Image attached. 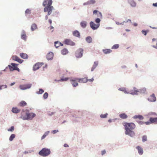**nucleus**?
Returning <instances> with one entry per match:
<instances>
[{
	"mask_svg": "<svg viewBox=\"0 0 157 157\" xmlns=\"http://www.w3.org/2000/svg\"><path fill=\"white\" fill-rule=\"evenodd\" d=\"M124 126L125 130V134L131 137H133L135 136V133L133 131L136 127L135 124L132 122L124 123Z\"/></svg>",
	"mask_w": 157,
	"mask_h": 157,
	"instance_id": "f257e3e1",
	"label": "nucleus"
},
{
	"mask_svg": "<svg viewBox=\"0 0 157 157\" xmlns=\"http://www.w3.org/2000/svg\"><path fill=\"white\" fill-rule=\"evenodd\" d=\"M52 0H44V1L42 5L44 7V11L45 12H48V15H50L52 11L54 10V7L52 6Z\"/></svg>",
	"mask_w": 157,
	"mask_h": 157,
	"instance_id": "f03ea898",
	"label": "nucleus"
},
{
	"mask_svg": "<svg viewBox=\"0 0 157 157\" xmlns=\"http://www.w3.org/2000/svg\"><path fill=\"white\" fill-rule=\"evenodd\" d=\"M36 116V114L33 113H29V110H27L25 113V116L21 115V118L24 120H32Z\"/></svg>",
	"mask_w": 157,
	"mask_h": 157,
	"instance_id": "7ed1b4c3",
	"label": "nucleus"
},
{
	"mask_svg": "<svg viewBox=\"0 0 157 157\" xmlns=\"http://www.w3.org/2000/svg\"><path fill=\"white\" fill-rule=\"evenodd\" d=\"M51 152L50 149L44 147L39 151L38 154L43 157H46L49 155Z\"/></svg>",
	"mask_w": 157,
	"mask_h": 157,
	"instance_id": "20e7f679",
	"label": "nucleus"
},
{
	"mask_svg": "<svg viewBox=\"0 0 157 157\" xmlns=\"http://www.w3.org/2000/svg\"><path fill=\"white\" fill-rule=\"evenodd\" d=\"M83 53V49L80 48L76 51L75 55L76 58H80L82 56Z\"/></svg>",
	"mask_w": 157,
	"mask_h": 157,
	"instance_id": "39448f33",
	"label": "nucleus"
},
{
	"mask_svg": "<svg viewBox=\"0 0 157 157\" xmlns=\"http://www.w3.org/2000/svg\"><path fill=\"white\" fill-rule=\"evenodd\" d=\"M18 64L15 63H12L10 65H8V67L10 69V71H12L15 70L16 66L18 65Z\"/></svg>",
	"mask_w": 157,
	"mask_h": 157,
	"instance_id": "423d86ee",
	"label": "nucleus"
},
{
	"mask_svg": "<svg viewBox=\"0 0 157 157\" xmlns=\"http://www.w3.org/2000/svg\"><path fill=\"white\" fill-rule=\"evenodd\" d=\"M63 43L65 44L72 46L75 45V43L70 39H65L63 41Z\"/></svg>",
	"mask_w": 157,
	"mask_h": 157,
	"instance_id": "0eeeda50",
	"label": "nucleus"
},
{
	"mask_svg": "<svg viewBox=\"0 0 157 157\" xmlns=\"http://www.w3.org/2000/svg\"><path fill=\"white\" fill-rule=\"evenodd\" d=\"M90 25V27L93 30H96L98 29L99 27V26L98 24H95L94 22L93 21H91L89 23Z\"/></svg>",
	"mask_w": 157,
	"mask_h": 157,
	"instance_id": "6e6552de",
	"label": "nucleus"
},
{
	"mask_svg": "<svg viewBox=\"0 0 157 157\" xmlns=\"http://www.w3.org/2000/svg\"><path fill=\"white\" fill-rule=\"evenodd\" d=\"M43 64V63L38 62L36 63L33 65V71H36L38 70Z\"/></svg>",
	"mask_w": 157,
	"mask_h": 157,
	"instance_id": "1a4fd4ad",
	"label": "nucleus"
},
{
	"mask_svg": "<svg viewBox=\"0 0 157 157\" xmlns=\"http://www.w3.org/2000/svg\"><path fill=\"white\" fill-rule=\"evenodd\" d=\"M31 86V84H27L24 85H20L19 86V88L21 90H23L29 89Z\"/></svg>",
	"mask_w": 157,
	"mask_h": 157,
	"instance_id": "9d476101",
	"label": "nucleus"
},
{
	"mask_svg": "<svg viewBox=\"0 0 157 157\" xmlns=\"http://www.w3.org/2000/svg\"><path fill=\"white\" fill-rule=\"evenodd\" d=\"M148 101L150 102H155L156 101V98L154 94H152L147 99Z\"/></svg>",
	"mask_w": 157,
	"mask_h": 157,
	"instance_id": "9b49d317",
	"label": "nucleus"
},
{
	"mask_svg": "<svg viewBox=\"0 0 157 157\" xmlns=\"http://www.w3.org/2000/svg\"><path fill=\"white\" fill-rule=\"evenodd\" d=\"M128 3L130 5V6L132 7L135 8L136 6V3L134 0H127Z\"/></svg>",
	"mask_w": 157,
	"mask_h": 157,
	"instance_id": "f8f14e48",
	"label": "nucleus"
},
{
	"mask_svg": "<svg viewBox=\"0 0 157 157\" xmlns=\"http://www.w3.org/2000/svg\"><path fill=\"white\" fill-rule=\"evenodd\" d=\"M54 54L53 52H50L46 55V58L48 60H52L53 58Z\"/></svg>",
	"mask_w": 157,
	"mask_h": 157,
	"instance_id": "ddd939ff",
	"label": "nucleus"
},
{
	"mask_svg": "<svg viewBox=\"0 0 157 157\" xmlns=\"http://www.w3.org/2000/svg\"><path fill=\"white\" fill-rule=\"evenodd\" d=\"M97 14V17H98L100 18H102V15L101 12L99 11L98 10H95L93 11V14Z\"/></svg>",
	"mask_w": 157,
	"mask_h": 157,
	"instance_id": "4468645a",
	"label": "nucleus"
},
{
	"mask_svg": "<svg viewBox=\"0 0 157 157\" xmlns=\"http://www.w3.org/2000/svg\"><path fill=\"white\" fill-rule=\"evenodd\" d=\"M96 1L95 0H89L87 2H84L83 3V5L85 6L87 5H93L95 4Z\"/></svg>",
	"mask_w": 157,
	"mask_h": 157,
	"instance_id": "2eb2a0df",
	"label": "nucleus"
},
{
	"mask_svg": "<svg viewBox=\"0 0 157 157\" xmlns=\"http://www.w3.org/2000/svg\"><path fill=\"white\" fill-rule=\"evenodd\" d=\"M72 34L74 36L78 38H80L81 36L80 33L77 30L73 31Z\"/></svg>",
	"mask_w": 157,
	"mask_h": 157,
	"instance_id": "dca6fc26",
	"label": "nucleus"
},
{
	"mask_svg": "<svg viewBox=\"0 0 157 157\" xmlns=\"http://www.w3.org/2000/svg\"><path fill=\"white\" fill-rule=\"evenodd\" d=\"M87 22L85 21H82L80 23L81 26L83 29L85 28L87 25Z\"/></svg>",
	"mask_w": 157,
	"mask_h": 157,
	"instance_id": "f3484780",
	"label": "nucleus"
},
{
	"mask_svg": "<svg viewBox=\"0 0 157 157\" xmlns=\"http://www.w3.org/2000/svg\"><path fill=\"white\" fill-rule=\"evenodd\" d=\"M138 150L139 154L140 155H142L143 153V150L142 148L139 146H137L136 147Z\"/></svg>",
	"mask_w": 157,
	"mask_h": 157,
	"instance_id": "a211bd4d",
	"label": "nucleus"
},
{
	"mask_svg": "<svg viewBox=\"0 0 157 157\" xmlns=\"http://www.w3.org/2000/svg\"><path fill=\"white\" fill-rule=\"evenodd\" d=\"M150 121L152 124H157V117H150Z\"/></svg>",
	"mask_w": 157,
	"mask_h": 157,
	"instance_id": "6ab92c4d",
	"label": "nucleus"
},
{
	"mask_svg": "<svg viewBox=\"0 0 157 157\" xmlns=\"http://www.w3.org/2000/svg\"><path fill=\"white\" fill-rule=\"evenodd\" d=\"M21 39L25 40L26 39L27 36L24 30H23L21 32Z\"/></svg>",
	"mask_w": 157,
	"mask_h": 157,
	"instance_id": "aec40b11",
	"label": "nucleus"
},
{
	"mask_svg": "<svg viewBox=\"0 0 157 157\" xmlns=\"http://www.w3.org/2000/svg\"><path fill=\"white\" fill-rule=\"evenodd\" d=\"M132 118L133 119H139L140 120H143L144 118V117L141 115L138 114L137 115H135L132 117Z\"/></svg>",
	"mask_w": 157,
	"mask_h": 157,
	"instance_id": "412c9836",
	"label": "nucleus"
},
{
	"mask_svg": "<svg viewBox=\"0 0 157 157\" xmlns=\"http://www.w3.org/2000/svg\"><path fill=\"white\" fill-rule=\"evenodd\" d=\"M98 61H95L94 62V64L91 69V72L93 71L96 68V67L98 66Z\"/></svg>",
	"mask_w": 157,
	"mask_h": 157,
	"instance_id": "4be33fe9",
	"label": "nucleus"
},
{
	"mask_svg": "<svg viewBox=\"0 0 157 157\" xmlns=\"http://www.w3.org/2000/svg\"><path fill=\"white\" fill-rule=\"evenodd\" d=\"M20 56L21 58L24 59H27L28 58V55L27 54L25 53H20Z\"/></svg>",
	"mask_w": 157,
	"mask_h": 157,
	"instance_id": "5701e85b",
	"label": "nucleus"
},
{
	"mask_svg": "<svg viewBox=\"0 0 157 157\" xmlns=\"http://www.w3.org/2000/svg\"><path fill=\"white\" fill-rule=\"evenodd\" d=\"M125 87H121L118 89V90L124 92L125 94H129L130 93L129 91H127Z\"/></svg>",
	"mask_w": 157,
	"mask_h": 157,
	"instance_id": "b1692460",
	"label": "nucleus"
},
{
	"mask_svg": "<svg viewBox=\"0 0 157 157\" xmlns=\"http://www.w3.org/2000/svg\"><path fill=\"white\" fill-rule=\"evenodd\" d=\"M11 111L13 113H17L20 112V110L18 109L17 107H13L12 108Z\"/></svg>",
	"mask_w": 157,
	"mask_h": 157,
	"instance_id": "393cba45",
	"label": "nucleus"
},
{
	"mask_svg": "<svg viewBox=\"0 0 157 157\" xmlns=\"http://www.w3.org/2000/svg\"><path fill=\"white\" fill-rule=\"evenodd\" d=\"M57 44H59V46H63V44L62 43L59 42L58 41H56L54 42V46L56 48H58L59 47V45H57Z\"/></svg>",
	"mask_w": 157,
	"mask_h": 157,
	"instance_id": "a878e982",
	"label": "nucleus"
},
{
	"mask_svg": "<svg viewBox=\"0 0 157 157\" xmlns=\"http://www.w3.org/2000/svg\"><path fill=\"white\" fill-rule=\"evenodd\" d=\"M69 79L68 77H65L64 78H62L59 80L55 79L54 80L55 82H63L67 81Z\"/></svg>",
	"mask_w": 157,
	"mask_h": 157,
	"instance_id": "bb28decb",
	"label": "nucleus"
},
{
	"mask_svg": "<svg viewBox=\"0 0 157 157\" xmlns=\"http://www.w3.org/2000/svg\"><path fill=\"white\" fill-rule=\"evenodd\" d=\"M120 117L122 119H125L128 118V116L124 113H123L119 114Z\"/></svg>",
	"mask_w": 157,
	"mask_h": 157,
	"instance_id": "cd10ccee",
	"label": "nucleus"
},
{
	"mask_svg": "<svg viewBox=\"0 0 157 157\" xmlns=\"http://www.w3.org/2000/svg\"><path fill=\"white\" fill-rule=\"evenodd\" d=\"M102 52L105 54H107L111 52L112 50L109 49H103L102 50Z\"/></svg>",
	"mask_w": 157,
	"mask_h": 157,
	"instance_id": "c85d7f7f",
	"label": "nucleus"
},
{
	"mask_svg": "<svg viewBox=\"0 0 157 157\" xmlns=\"http://www.w3.org/2000/svg\"><path fill=\"white\" fill-rule=\"evenodd\" d=\"M37 29V25L35 23L33 24L31 26V29L32 31H34L35 29Z\"/></svg>",
	"mask_w": 157,
	"mask_h": 157,
	"instance_id": "c756f323",
	"label": "nucleus"
},
{
	"mask_svg": "<svg viewBox=\"0 0 157 157\" xmlns=\"http://www.w3.org/2000/svg\"><path fill=\"white\" fill-rule=\"evenodd\" d=\"M61 53L63 55H66L68 53V51L67 49L64 48L61 51Z\"/></svg>",
	"mask_w": 157,
	"mask_h": 157,
	"instance_id": "7c9ffc66",
	"label": "nucleus"
},
{
	"mask_svg": "<svg viewBox=\"0 0 157 157\" xmlns=\"http://www.w3.org/2000/svg\"><path fill=\"white\" fill-rule=\"evenodd\" d=\"M86 77L84 78H78V82L79 83H86Z\"/></svg>",
	"mask_w": 157,
	"mask_h": 157,
	"instance_id": "2f4dec72",
	"label": "nucleus"
},
{
	"mask_svg": "<svg viewBox=\"0 0 157 157\" xmlns=\"http://www.w3.org/2000/svg\"><path fill=\"white\" fill-rule=\"evenodd\" d=\"M18 105L20 106L23 107L26 105H27V104L25 101H22L20 102Z\"/></svg>",
	"mask_w": 157,
	"mask_h": 157,
	"instance_id": "473e14b6",
	"label": "nucleus"
},
{
	"mask_svg": "<svg viewBox=\"0 0 157 157\" xmlns=\"http://www.w3.org/2000/svg\"><path fill=\"white\" fill-rule=\"evenodd\" d=\"M86 40L88 43H90L92 42V39L90 36H88L86 38Z\"/></svg>",
	"mask_w": 157,
	"mask_h": 157,
	"instance_id": "72a5a7b5",
	"label": "nucleus"
},
{
	"mask_svg": "<svg viewBox=\"0 0 157 157\" xmlns=\"http://www.w3.org/2000/svg\"><path fill=\"white\" fill-rule=\"evenodd\" d=\"M133 90H132V91L129 93V94H130L132 95H138V92H139V90H133L134 91H133Z\"/></svg>",
	"mask_w": 157,
	"mask_h": 157,
	"instance_id": "f704fd0d",
	"label": "nucleus"
},
{
	"mask_svg": "<svg viewBox=\"0 0 157 157\" xmlns=\"http://www.w3.org/2000/svg\"><path fill=\"white\" fill-rule=\"evenodd\" d=\"M101 21V18L98 17L95 18V22L96 24H98L99 26H100V22Z\"/></svg>",
	"mask_w": 157,
	"mask_h": 157,
	"instance_id": "c9c22d12",
	"label": "nucleus"
},
{
	"mask_svg": "<svg viewBox=\"0 0 157 157\" xmlns=\"http://www.w3.org/2000/svg\"><path fill=\"white\" fill-rule=\"evenodd\" d=\"M50 132L49 131H47L46 132L44 135L42 136L41 137V140H43L47 136Z\"/></svg>",
	"mask_w": 157,
	"mask_h": 157,
	"instance_id": "e433bc0d",
	"label": "nucleus"
},
{
	"mask_svg": "<svg viewBox=\"0 0 157 157\" xmlns=\"http://www.w3.org/2000/svg\"><path fill=\"white\" fill-rule=\"evenodd\" d=\"M44 92V90L42 88H39V91L36 92V94H42Z\"/></svg>",
	"mask_w": 157,
	"mask_h": 157,
	"instance_id": "4c0bfd02",
	"label": "nucleus"
},
{
	"mask_svg": "<svg viewBox=\"0 0 157 157\" xmlns=\"http://www.w3.org/2000/svg\"><path fill=\"white\" fill-rule=\"evenodd\" d=\"M15 135L14 134H13L11 135L9 139V140L10 141H12L13 140V139L15 137Z\"/></svg>",
	"mask_w": 157,
	"mask_h": 157,
	"instance_id": "58836bf2",
	"label": "nucleus"
},
{
	"mask_svg": "<svg viewBox=\"0 0 157 157\" xmlns=\"http://www.w3.org/2000/svg\"><path fill=\"white\" fill-rule=\"evenodd\" d=\"M146 88H143L142 89H140L139 90V92L141 94H144L146 92Z\"/></svg>",
	"mask_w": 157,
	"mask_h": 157,
	"instance_id": "ea45409f",
	"label": "nucleus"
},
{
	"mask_svg": "<svg viewBox=\"0 0 157 157\" xmlns=\"http://www.w3.org/2000/svg\"><path fill=\"white\" fill-rule=\"evenodd\" d=\"M77 80L78 82V78H71L70 80V81L71 82H76Z\"/></svg>",
	"mask_w": 157,
	"mask_h": 157,
	"instance_id": "a19ab883",
	"label": "nucleus"
},
{
	"mask_svg": "<svg viewBox=\"0 0 157 157\" xmlns=\"http://www.w3.org/2000/svg\"><path fill=\"white\" fill-rule=\"evenodd\" d=\"M119 45L118 44H114L111 48L112 49H117L119 48Z\"/></svg>",
	"mask_w": 157,
	"mask_h": 157,
	"instance_id": "79ce46f5",
	"label": "nucleus"
},
{
	"mask_svg": "<svg viewBox=\"0 0 157 157\" xmlns=\"http://www.w3.org/2000/svg\"><path fill=\"white\" fill-rule=\"evenodd\" d=\"M108 115V113H106L105 114H101V115H100V117L101 118H106L107 117V116Z\"/></svg>",
	"mask_w": 157,
	"mask_h": 157,
	"instance_id": "37998d69",
	"label": "nucleus"
},
{
	"mask_svg": "<svg viewBox=\"0 0 157 157\" xmlns=\"http://www.w3.org/2000/svg\"><path fill=\"white\" fill-rule=\"evenodd\" d=\"M19 58V57H18L16 55L13 56H12V59L14 61H17Z\"/></svg>",
	"mask_w": 157,
	"mask_h": 157,
	"instance_id": "c03bdc74",
	"label": "nucleus"
},
{
	"mask_svg": "<svg viewBox=\"0 0 157 157\" xmlns=\"http://www.w3.org/2000/svg\"><path fill=\"white\" fill-rule=\"evenodd\" d=\"M71 83L72 85V86L74 87H76L77 86L78 84V83L76 82H71Z\"/></svg>",
	"mask_w": 157,
	"mask_h": 157,
	"instance_id": "a18cd8bd",
	"label": "nucleus"
},
{
	"mask_svg": "<svg viewBox=\"0 0 157 157\" xmlns=\"http://www.w3.org/2000/svg\"><path fill=\"white\" fill-rule=\"evenodd\" d=\"M142 141L143 142H144L147 140V136L146 135H144L142 137Z\"/></svg>",
	"mask_w": 157,
	"mask_h": 157,
	"instance_id": "49530a36",
	"label": "nucleus"
},
{
	"mask_svg": "<svg viewBox=\"0 0 157 157\" xmlns=\"http://www.w3.org/2000/svg\"><path fill=\"white\" fill-rule=\"evenodd\" d=\"M148 30H145L144 29L142 30L141 31V33H143L144 36H146L147 34V33L148 32Z\"/></svg>",
	"mask_w": 157,
	"mask_h": 157,
	"instance_id": "de8ad7c7",
	"label": "nucleus"
},
{
	"mask_svg": "<svg viewBox=\"0 0 157 157\" xmlns=\"http://www.w3.org/2000/svg\"><path fill=\"white\" fill-rule=\"evenodd\" d=\"M48 93L46 92H45L43 95V97L44 99H46L48 98Z\"/></svg>",
	"mask_w": 157,
	"mask_h": 157,
	"instance_id": "09e8293b",
	"label": "nucleus"
},
{
	"mask_svg": "<svg viewBox=\"0 0 157 157\" xmlns=\"http://www.w3.org/2000/svg\"><path fill=\"white\" fill-rule=\"evenodd\" d=\"M14 129V126H11L10 128H8L7 130L9 132H13Z\"/></svg>",
	"mask_w": 157,
	"mask_h": 157,
	"instance_id": "8fccbe9b",
	"label": "nucleus"
},
{
	"mask_svg": "<svg viewBox=\"0 0 157 157\" xmlns=\"http://www.w3.org/2000/svg\"><path fill=\"white\" fill-rule=\"evenodd\" d=\"M148 115L149 116H157V114L155 112H149Z\"/></svg>",
	"mask_w": 157,
	"mask_h": 157,
	"instance_id": "3c124183",
	"label": "nucleus"
},
{
	"mask_svg": "<svg viewBox=\"0 0 157 157\" xmlns=\"http://www.w3.org/2000/svg\"><path fill=\"white\" fill-rule=\"evenodd\" d=\"M31 10L29 9H27L25 11V14H30L31 13Z\"/></svg>",
	"mask_w": 157,
	"mask_h": 157,
	"instance_id": "603ef678",
	"label": "nucleus"
},
{
	"mask_svg": "<svg viewBox=\"0 0 157 157\" xmlns=\"http://www.w3.org/2000/svg\"><path fill=\"white\" fill-rule=\"evenodd\" d=\"M94 80V79L93 78H91L90 79H88L86 77V82H87L88 81H89L90 82H93Z\"/></svg>",
	"mask_w": 157,
	"mask_h": 157,
	"instance_id": "864d4df0",
	"label": "nucleus"
},
{
	"mask_svg": "<svg viewBox=\"0 0 157 157\" xmlns=\"http://www.w3.org/2000/svg\"><path fill=\"white\" fill-rule=\"evenodd\" d=\"M136 121L139 124L143 125L144 123V121H140L139 120H136Z\"/></svg>",
	"mask_w": 157,
	"mask_h": 157,
	"instance_id": "5fc2aeb1",
	"label": "nucleus"
},
{
	"mask_svg": "<svg viewBox=\"0 0 157 157\" xmlns=\"http://www.w3.org/2000/svg\"><path fill=\"white\" fill-rule=\"evenodd\" d=\"M144 124L146 125H149L151 124L152 123L150 121V118L149 119V121L146 122H145Z\"/></svg>",
	"mask_w": 157,
	"mask_h": 157,
	"instance_id": "6e6d98bb",
	"label": "nucleus"
},
{
	"mask_svg": "<svg viewBox=\"0 0 157 157\" xmlns=\"http://www.w3.org/2000/svg\"><path fill=\"white\" fill-rule=\"evenodd\" d=\"M24 61V60L23 59H20L19 58L18 59L17 61V62H18L20 63H23V62Z\"/></svg>",
	"mask_w": 157,
	"mask_h": 157,
	"instance_id": "4d7b16f0",
	"label": "nucleus"
},
{
	"mask_svg": "<svg viewBox=\"0 0 157 157\" xmlns=\"http://www.w3.org/2000/svg\"><path fill=\"white\" fill-rule=\"evenodd\" d=\"M58 132H59V130L57 129V130H52V131L51 132H52V133L54 134H55Z\"/></svg>",
	"mask_w": 157,
	"mask_h": 157,
	"instance_id": "13d9d810",
	"label": "nucleus"
},
{
	"mask_svg": "<svg viewBox=\"0 0 157 157\" xmlns=\"http://www.w3.org/2000/svg\"><path fill=\"white\" fill-rule=\"evenodd\" d=\"M55 113V112H52L50 113H48V115L50 116H52Z\"/></svg>",
	"mask_w": 157,
	"mask_h": 157,
	"instance_id": "bf43d9fd",
	"label": "nucleus"
},
{
	"mask_svg": "<svg viewBox=\"0 0 157 157\" xmlns=\"http://www.w3.org/2000/svg\"><path fill=\"white\" fill-rule=\"evenodd\" d=\"M106 153V151L105 150H103L101 151V155H103L105 154Z\"/></svg>",
	"mask_w": 157,
	"mask_h": 157,
	"instance_id": "052dcab7",
	"label": "nucleus"
},
{
	"mask_svg": "<svg viewBox=\"0 0 157 157\" xmlns=\"http://www.w3.org/2000/svg\"><path fill=\"white\" fill-rule=\"evenodd\" d=\"M152 6L154 7H157V2L153 3L152 4Z\"/></svg>",
	"mask_w": 157,
	"mask_h": 157,
	"instance_id": "680f3d73",
	"label": "nucleus"
},
{
	"mask_svg": "<svg viewBox=\"0 0 157 157\" xmlns=\"http://www.w3.org/2000/svg\"><path fill=\"white\" fill-rule=\"evenodd\" d=\"M15 70H16L19 72L20 71V69L17 67V66H16L15 69Z\"/></svg>",
	"mask_w": 157,
	"mask_h": 157,
	"instance_id": "e2e57ef3",
	"label": "nucleus"
},
{
	"mask_svg": "<svg viewBox=\"0 0 157 157\" xmlns=\"http://www.w3.org/2000/svg\"><path fill=\"white\" fill-rule=\"evenodd\" d=\"M133 25L134 27H136L138 26V24L137 23H134L133 24Z\"/></svg>",
	"mask_w": 157,
	"mask_h": 157,
	"instance_id": "0e129e2a",
	"label": "nucleus"
},
{
	"mask_svg": "<svg viewBox=\"0 0 157 157\" xmlns=\"http://www.w3.org/2000/svg\"><path fill=\"white\" fill-rule=\"evenodd\" d=\"M127 67V66L125 65H123L121 66V68L122 69H125Z\"/></svg>",
	"mask_w": 157,
	"mask_h": 157,
	"instance_id": "69168bd1",
	"label": "nucleus"
},
{
	"mask_svg": "<svg viewBox=\"0 0 157 157\" xmlns=\"http://www.w3.org/2000/svg\"><path fill=\"white\" fill-rule=\"evenodd\" d=\"M63 146L64 147H68L69 145L67 144H64Z\"/></svg>",
	"mask_w": 157,
	"mask_h": 157,
	"instance_id": "338daca9",
	"label": "nucleus"
},
{
	"mask_svg": "<svg viewBox=\"0 0 157 157\" xmlns=\"http://www.w3.org/2000/svg\"><path fill=\"white\" fill-rule=\"evenodd\" d=\"M16 83L15 82H13L12 83H10V86H13Z\"/></svg>",
	"mask_w": 157,
	"mask_h": 157,
	"instance_id": "774afa93",
	"label": "nucleus"
}]
</instances>
